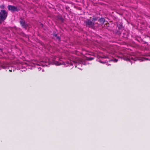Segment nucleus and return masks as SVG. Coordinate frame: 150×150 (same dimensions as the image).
I'll return each instance as SVG.
<instances>
[{
  "label": "nucleus",
  "instance_id": "nucleus-17",
  "mask_svg": "<svg viewBox=\"0 0 150 150\" xmlns=\"http://www.w3.org/2000/svg\"><path fill=\"white\" fill-rule=\"evenodd\" d=\"M38 66H40V65L39 64H38Z\"/></svg>",
  "mask_w": 150,
  "mask_h": 150
},
{
  "label": "nucleus",
  "instance_id": "nucleus-9",
  "mask_svg": "<svg viewBox=\"0 0 150 150\" xmlns=\"http://www.w3.org/2000/svg\"><path fill=\"white\" fill-rule=\"evenodd\" d=\"M103 24L104 26L106 25L107 27L109 26V23L107 21H105V23Z\"/></svg>",
  "mask_w": 150,
  "mask_h": 150
},
{
  "label": "nucleus",
  "instance_id": "nucleus-7",
  "mask_svg": "<svg viewBox=\"0 0 150 150\" xmlns=\"http://www.w3.org/2000/svg\"><path fill=\"white\" fill-rule=\"evenodd\" d=\"M98 21L101 23L103 24L105 23V20L104 18H101L99 19Z\"/></svg>",
  "mask_w": 150,
  "mask_h": 150
},
{
  "label": "nucleus",
  "instance_id": "nucleus-15",
  "mask_svg": "<svg viewBox=\"0 0 150 150\" xmlns=\"http://www.w3.org/2000/svg\"><path fill=\"white\" fill-rule=\"evenodd\" d=\"M25 64V63H23L22 64V65H24Z\"/></svg>",
  "mask_w": 150,
  "mask_h": 150
},
{
  "label": "nucleus",
  "instance_id": "nucleus-6",
  "mask_svg": "<svg viewBox=\"0 0 150 150\" xmlns=\"http://www.w3.org/2000/svg\"><path fill=\"white\" fill-rule=\"evenodd\" d=\"M74 64L76 66H77L78 65L82 66L83 65H86V64L85 62L82 60H80L76 61V63H75Z\"/></svg>",
  "mask_w": 150,
  "mask_h": 150
},
{
  "label": "nucleus",
  "instance_id": "nucleus-2",
  "mask_svg": "<svg viewBox=\"0 0 150 150\" xmlns=\"http://www.w3.org/2000/svg\"><path fill=\"white\" fill-rule=\"evenodd\" d=\"M8 15L7 12L4 10H2L0 11V20L2 22L4 21L6 19Z\"/></svg>",
  "mask_w": 150,
  "mask_h": 150
},
{
  "label": "nucleus",
  "instance_id": "nucleus-8",
  "mask_svg": "<svg viewBox=\"0 0 150 150\" xmlns=\"http://www.w3.org/2000/svg\"><path fill=\"white\" fill-rule=\"evenodd\" d=\"M53 35L54 36V37H55L56 38L59 40H60V37L58 36H57V34H55V33H54L53 34Z\"/></svg>",
  "mask_w": 150,
  "mask_h": 150
},
{
  "label": "nucleus",
  "instance_id": "nucleus-12",
  "mask_svg": "<svg viewBox=\"0 0 150 150\" xmlns=\"http://www.w3.org/2000/svg\"><path fill=\"white\" fill-rule=\"evenodd\" d=\"M94 59V58L93 57H88V59L89 60H92Z\"/></svg>",
  "mask_w": 150,
  "mask_h": 150
},
{
  "label": "nucleus",
  "instance_id": "nucleus-14",
  "mask_svg": "<svg viewBox=\"0 0 150 150\" xmlns=\"http://www.w3.org/2000/svg\"><path fill=\"white\" fill-rule=\"evenodd\" d=\"M92 20L93 21H96L97 20V19L96 18H93L92 19Z\"/></svg>",
  "mask_w": 150,
  "mask_h": 150
},
{
  "label": "nucleus",
  "instance_id": "nucleus-1",
  "mask_svg": "<svg viewBox=\"0 0 150 150\" xmlns=\"http://www.w3.org/2000/svg\"><path fill=\"white\" fill-rule=\"evenodd\" d=\"M123 58L124 60H126L130 62L131 63V64H132V63H135L136 62H140V60H142V61H143L145 60H150V59H149L148 58H143L141 60L138 59L137 57H123Z\"/></svg>",
  "mask_w": 150,
  "mask_h": 150
},
{
  "label": "nucleus",
  "instance_id": "nucleus-10",
  "mask_svg": "<svg viewBox=\"0 0 150 150\" xmlns=\"http://www.w3.org/2000/svg\"><path fill=\"white\" fill-rule=\"evenodd\" d=\"M55 64L56 65H57V66H58L59 65H61V64H59L58 62H54V64Z\"/></svg>",
  "mask_w": 150,
  "mask_h": 150
},
{
  "label": "nucleus",
  "instance_id": "nucleus-13",
  "mask_svg": "<svg viewBox=\"0 0 150 150\" xmlns=\"http://www.w3.org/2000/svg\"><path fill=\"white\" fill-rule=\"evenodd\" d=\"M113 60V61L115 62H116L118 61V59H114Z\"/></svg>",
  "mask_w": 150,
  "mask_h": 150
},
{
  "label": "nucleus",
  "instance_id": "nucleus-3",
  "mask_svg": "<svg viewBox=\"0 0 150 150\" xmlns=\"http://www.w3.org/2000/svg\"><path fill=\"white\" fill-rule=\"evenodd\" d=\"M85 22L86 26L92 28H94V25H95V23L94 22L89 19H87Z\"/></svg>",
  "mask_w": 150,
  "mask_h": 150
},
{
  "label": "nucleus",
  "instance_id": "nucleus-4",
  "mask_svg": "<svg viewBox=\"0 0 150 150\" xmlns=\"http://www.w3.org/2000/svg\"><path fill=\"white\" fill-rule=\"evenodd\" d=\"M7 8L8 10L11 11H18L19 10L17 7L12 5H8Z\"/></svg>",
  "mask_w": 150,
  "mask_h": 150
},
{
  "label": "nucleus",
  "instance_id": "nucleus-5",
  "mask_svg": "<svg viewBox=\"0 0 150 150\" xmlns=\"http://www.w3.org/2000/svg\"><path fill=\"white\" fill-rule=\"evenodd\" d=\"M21 20L19 21L21 25L23 28L25 29H26L28 26L27 24L25 23L24 20H22V18H21Z\"/></svg>",
  "mask_w": 150,
  "mask_h": 150
},
{
  "label": "nucleus",
  "instance_id": "nucleus-11",
  "mask_svg": "<svg viewBox=\"0 0 150 150\" xmlns=\"http://www.w3.org/2000/svg\"><path fill=\"white\" fill-rule=\"evenodd\" d=\"M0 8L1 9H4L5 8V6L4 5H2L0 6Z\"/></svg>",
  "mask_w": 150,
  "mask_h": 150
},
{
  "label": "nucleus",
  "instance_id": "nucleus-16",
  "mask_svg": "<svg viewBox=\"0 0 150 150\" xmlns=\"http://www.w3.org/2000/svg\"><path fill=\"white\" fill-rule=\"evenodd\" d=\"M1 23V21L0 20V23Z\"/></svg>",
  "mask_w": 150,
  "mask_h": 150
}]
</instances>
